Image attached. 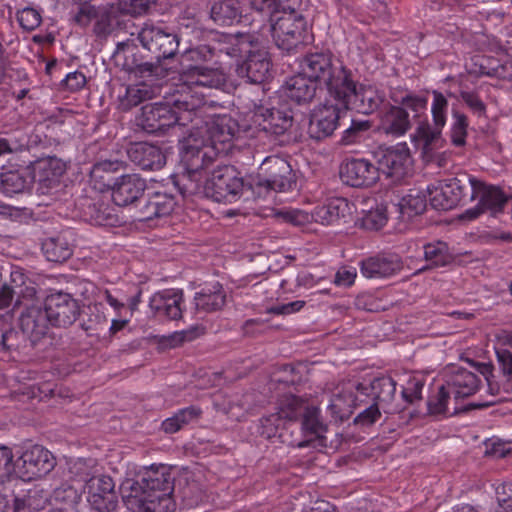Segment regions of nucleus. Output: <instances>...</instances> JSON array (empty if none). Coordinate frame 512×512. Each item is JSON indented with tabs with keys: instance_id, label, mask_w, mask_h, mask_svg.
<instances>
[{
	"instance_id": "f257e3e1",
	"label": "nucleus",
	"mask_w": 512,
	"mask_h": 512,
	"mask_svg": "<svg viewBox=\"0 0 512 512\" xmlns=\"http://www.w3.org/2000/svg\"><path fill=\"white\" fill-rule=\"evenodd\" d=\"M204 96L192 92H178L171 103L156 102L142 106L138 125L147 133L163 134L174 125L186 126L206 109Z\"/></svg>"
},
{
	"instance_id": "f03ea898",
	"label": "nucleus",
	"mask_w": 512,
	"mask_h": 512,
	"mask_svg": "<svg viewBox=\"0 0 512 512\" xmlns=\"http://www.w3.org/2000/svg\"><path fill=\"white\" fill-rule=\"evenodd\" d=\"M338 61H334L331 52L308 53L299 63L300 72L287 79L284 91L288 98L297 104L310 103L316 96L317 84L326 87L329 95L333 97V89L327 79L330 75L336 76Z\"/></svg>"
},
{
	"instance_id": "7ed1b4c3",
	"label": "nucleus",
	"mask_w": 512,
	"mask_h": 512,
	"mask_svg": "<svg viewBox=\"0 0 512 512\" xmlns=\"http://www.w3.org/2000/svg\"><path fill=\"white\" fill-rule=\"evenodd\" d=\"M121 492L132 494L136 499L144 500L148 510L173 512L175 502L172 498L174 484L171 473L165 466L145 469L139 479H127L121 485Z\"/></svg>"
},
{
	"instance_id": "20e7f679",
	"label": "nucleus",
	"mask_w": 512,
	"mask_h": 512,
	"mask_svg": "<svg viewBox=\"0 0 512 512\" xmlns=\"http://www.w3.org/2000/svg\"><path fill=\"white\" fill-rule=\"evenodd\" d=\"M336 76L329 74V83L333 89V99L344 110H355L361 114L376 111L382 103V98L371 86L359 84L353 79L351 70L338 62Z\"/></svg>"
},
{
	"instance_id": "39448f33",
	"label": "nucleus",
	"mask_w": 512,
	"mask_h": 512,
	"mask_svg": "<svg viewBox=\"0 0 512 512\" xmlns=\"http://www.w3.org/2000/svg\"><path fill=\"white\" fill-rule=\"evenodd\" d=\"M302 0H290L280 11L281 15L271 19V32L276 46L291 53L304 45L307 37V20L298 12Z\"/></svg>"
},
{
	"instance_id": "423d86ee",
	"label": "nucleus",
	"mask_w": 512,
	"mask_h": 512,
	"mask_svg": "<svg viewBox=\"0 0 512 512\" xmlns=\"http://www.w3.org/2000/svg\"><path fill=\"white\" fill-rule=\"evenodd\" d=\"M243 190V178L230 165H218L212 170L203 186L205 196L216 202L232 203L240 197Z\"/></svg>"
},
{
	"instance_id": "0eeeda50",
	"label": "nucleus",
	"mask_w": 512,
	"mask_h": 512,
	"mask_svg": "<svg viewBox=\"0 0 512 512\" xmlns=\"http://www.w3.org/2000/svg\"><path fill=\"white\" fill-rule=\"evenodd\" d=\"M475 178L460 174L445 180L438 187L427 188L431 206L436 210H451L467 202L466 196L473 192Z\"/></svg>"
},
{
	"instance_id": "6e6552de",
	"label": "nucleus",
	"mask_w": 512,
	"mask_h": 512,
	"mask_svg": "<svg viewBox=\"0 0 512 512\" xmlns=\"http://www.w3.org/2000/svg\"><path fill=\"white\" fill-rule=\"evenodd\" d=\"M138 39L157 62L173 58L179 47L178 35L161 26L145 24L138 33Z\"/></svg>"
},
{
	"instance_id": "1a4fd4ad",
	"label": "nucleus",
	"mask_w": 512,
	"mask_h": 512,
	"mask_svg": "<svg viewBox=\"0 0 512 512\" xmlns=\"http://www.w3.org/2000/svg\"><path fill=\"white\" fill-rule=\"evenodd\" d=\"M375 157L379 174L382 173L396 181L404 178L412 167V157L406 143L379 147L375 152Z\"/></svg>"
},
{
	"instance_id": "9d476101",
	"label": "nucleus",
	"mask_w": 512,
	"mask_h": 512,
	"mask_svg": "<svg viewBox=\"0 0 512 512\" xmlns=\"http://www.w3.org/2000/svg\"><path fill=\"white\" fill-rule=\"evenodd\" d=\"M55 466L50 451L40 445H33L23 451L15 461V475L24 481H31L47 475Z\"/></svg>"
},
{
	"instance_id": "9b49d317",
	"label": "nucleus",
	"mask_w": 512,
	"mask_h": 512,
	"mask_svg": "<svg viewBox=\"0 0 512 512\" xmlns=\"http://www.w3.org/2000/svg\"><path fill=\"white\" fill-rule=\"evenodd\" d=\"M44 306L48 312L52 326L69 327L80 316L81 306L79 300L70 293L56 291L46 296Z\"/></svg>"
},
{
	"instance_id": "f8f14e48",
	"label": "nucleus",
	"mask_w": 512,
	"mask_h": 512,
	"mask_svg": "<svg viewBox=\"0 0 512 512\" xmlns=\"http://www.w3.org/2000/svg\"><path fill=\"white\" fill-rule=\"evenodd\" d=\"M344 110L337 102L336 104L324 103L316 106L310 114L307 133L315 141H322L331 137L337 127L341 112Z\"/></svg>"
},
{
	"instance_id": "ddd939ff",
	"label": "nucleus",
	"mask_w": 512,
	"mask_h": 512,
	"mask_svg": "<svg viewBox=\"0 0 512 512\" xmlns=\"http://www.w3.org/2000/svg\"><path fill=\"white\" fill-rule=\"evenodd\" d=\"M91 507L97 512H113L118 504L115 484L108 475H96L85 479Z\"/></svg>"
},
{
	"instance_id": "4468645a",
	"label": "nucleus",
	"mask_w": 512,
	"mask_h": 512,
	"mask_svg": "<svg viewBox=\"0 0 512 512\" xmlns=\"http://www.w3.org/2000/svg\"><path fill=\"white\" fill-rule=\"evenodd\" d=\"M342 182L355 188H368L379 180V171L375 164L364 158L345 160L339 169Z\"/></svg>"
},
{
	"instance_id": "2eb2a0df",
	"label": "nucleus",
	"mask_w": 512,
	"mask_h": 512,
	"mask_svg": "<svg viewBox=\"0 0 512 512\" xmlns=\"http://www.w3.org/2000/svg\"><path fill=\"white\" fill-rule=\"evenodd\" d=\"M180 81L182 82V90L180 92H192L190 88L205 87V88H219L225 84V74L219 69L209 67L201 64H193L185 66L181 69ZM199 95V93L197 92ZM200 96H202L200 94Z\"/></svg>"
},
{
	"instance_id": "dca6fc26",
	"label": "nucleus",
	"mask_w": 512,
	"mask_h": 512,
	"mask_svg": "<svg viewBox=\"0 0 512 512\" xmlns=\"http://www.w3.org/2000/svg\"><path fill=\"white\" fill-rule=\"evenodd\" d=\"M263 179L258 182L271 190L283 192L291 188L293 183L292 168L288 161L279 157H267L260 166Z\"/></svg>"
},
{
	"instance_id": "f3484780",
	"label": "nucleus",
	"mask_w": 512,
	"mask_h": 512,
	"mask_svg": "<svg viewBox=\"0 0 512 512\" xmlns=\"http://www.w3.org/2000/svg\"><path fill=\"white\" fill-rule=\"evenodd\" d=\"M19 326L27 335L31 346H34L48 334L52 321L45 306L32 304L25 306L20 313Z\"/></svg>"
},
{
	"instance_id": "a211bd4d",
	"label": "nucleus",
	"mask_w": 512,
	"mask_h": 512,
	"mask_svg": "<svg viewBox=\"0 0 512 512\" xmlns=\"http://www.w3.org/2000/svg\"><path fill=\"white\" fill-rule=\"evenodd\" d=\"M396 381L390 376L374 378L369 384L357 383L354 388L358 394L371 397L385 413H393L392 403L396 394Z\"/></svg>"
},
{
	"instance_id": "6ab92c4d",
	"label": "nucleus",
	"mask_w": 512,
	"mask_h": 512,
	"mask_svg": "<svg viewBox=\"0 0 512 512\" xmlns=\"http://www.w3.org/2000/svg\"><path fill=\"white\" fill-rule=\"evenodd\" d=\"M433 103L431 107L434 126L428 123H421L417 128V137L423 141L424 150H428L430 146L439 139L441 129L446 123V111L448 108V101L445 96L434 90Z\"/></svg>"
},
{
	"instance_id": "aec40b11",
	"label": "nucleus",
	"mask_w": 512,
	"mask_h": 512,
	"mask_svg": "<svg viewBox=\"0 0 512 512\" xmlns=\"http://www.w3.org/2000/svg\"><path fill=\"white\" fill-rule=\"evenodd\" d=\"M34 175L39 195L52 194L60 186V178L65 172L64 164L56 157H50L37 163Z\"/></svg>"
},
{
	"instance_id": "412c9836",
	"label": "nucleus",
	"mask_w": 512,
	"mask_h": 512,
	"mask_svg": "<svg viewBox=\"0 0 512 512\" xmlns=\"http://www.w3.org/2000/svg\"><path fill=\"white\" fill-rule=\"evenodd\" d=\"M146 180L137 174L119 177L112 187V200L118 206H128L137 202L146 190Z\"/></svg>"
},
{
	"instance_id": "4be33fe9",
	"label": "nucleus",
	"mask_w": 512,
	"mask_h": 512,
	"mask_svg": "<svg viewBox=\"0 0 512 512\" xmlns=\"http://www.w3.org/2000/svg\"><path fill=\"white\" fill-rule=\"evenodd\" d=\"M246 53H248L246 59L238 65V75L246 77L251 83H263L269 77L271 69L268 52L247 49Z\"/></svg>"
},
{
	"instance_id": "5701e85b",
	"label": "nucleus",
	"mask_w": 512,
	"mask_h": 512,
	"mask_svg": "<svg viewBox=\"0 0 512 512\" xmlns=\"http://www.w3.org/2000/svg\"><path fill=\"white\" fill-rule=\"evenodd\" d=\"M127 156L131 162L142 170H159L166 163V157L162 150L147 142H136L130 144L127 149Z\"/></svg>"
},
{
	"instance_id": "b1692460",
	"label": "nucleus",
	"mask_w": 512,
	"mask_h": 512,
	"mask_svg": "<svg viewBox=\"0 0 512 512\" xmlns=\"http://www.w3.org/2000/svg\"><path fill=\"white\" fill-rule=\"evenodd\" d=\"M257 44L256 38L251 34H239L237 36L222 34L211 41V49L215 56L226 55L231 58H241L247 49Z\"/></svg>"
},
{
	"instance_id": "393cba45",
	"label": "nucleus",
	"mask_w": 512,
	"mask_h": 512,
	"mask_svg": "<svg viewBox=\"0 0 512 512\" xmlns=\"http://www.w3.org/2000/svg\"><path fill=\"white\" fill-rule=\"evenodd\" d=\"M182 290L168 289L154 294L150 299L151 309L159 316L169 320L182 317Z\"/></svg>"
},
{
	"instance_id": "a878e982",
	"label": "nucleus",
	"mask_w": 512,
	"mask_h": 512,
	"mask_svg": "<svg viewBox=\"0 0 512 512\" xmlns=\"http://www.w3.org/2000/svg\"><path fill=\"white\" fill-rule=\"evenodd\" d=\"M478 196L480 197L479 203L484 212L489 211L492 216H496L498 213L502 212L507 203L506 196L499 188L487 186L485 183L475 178L473 192L469 200H474Z\"/></svg>"
},
{
	"instance_id": "bb28decb",
	"label": "nucleus",
	"mask_w": 512,
	"mask_h": 512,
	"mask_svg": "<svg viewBox=\"0 0 512 512\" xmlns=\"http://www.w3.org/2000/svg\"><path fill=\"white\" fill-rule=\"evenodd\" d=\"M34 180V172L29 167L8 170L0 174V188L4 194L12 196L28 191Z\"/></svg>"
},
{
	"instance_id": "cd10ccee",
	"label": "nucleus",
	"mask_w": 512,
	"mask_h": 512,
	"mask_svg": "<svg viewBox=\"0 0 512 512\" xmlns=\"http://www.w3.org/2000/svg\"><path fill=\"white\" fill-rule=\"evenodd\" d=\"M226 302L227 293L219 282L205 285L194 296L196 309L207 313L221 310Z\"/></svg>"
},
{
	"instance_id": "c85d7f7f",
	"label": "nucleus",
	"mask_w": 512,
	"mask_h": 512,
	"mask_svg": "<svg viewBox=\"0 0 512 512\" xmlns=\"http://www.w3.org/2000/svg\"><path fill=\"white\" fill-rule=\"evenodd\" d=\"M480 378L465 368H454L446 381L454 398H465L473 395L479 388Z\"/></svg>"
},
{
	"instance_id": "c756f323",
	"label": "nucleus",
	"mask_w": 512,
	"mask_h": 512,
	"mask_svg": "<svg viewBox=\"0 0 512 512\" xmlns=\"http://www.w3.org/2000/svg\"><path fill=\"white\" fill-rule=\"evenodd\" d=\"M175 206L173 196L163 192H154L151 194L144 205L138 211L140 221H150L155 218L169 215Z\"/></svg>"
},
{
	"instance_id": "7c9ffc66",
	"label": "nucleus",
	"mask_w": 512,
	"mask_h": 512,
	"mask_svg": "<svg viewBox=\"0 0 512 512\" xmlns=\"http://www.w3.org/2000/svg\"><path fill=\"white\" fill-rule=\"evenodd\" d=\"M255 114L263 117L259 126L264 132L271 135H283L293 124V116L289 112L280 109L260 107Z\"/></svg>"
},
{
	"instance_id": "2f4dec72",
	"label": "nucleus",
	"mask_w": 512,
	"mask_h": 512,
	"mask_svg": "<svg viewBox=\"0 0 512 512\" xmlns=\"http://www.w3.org/2000/svg\"><path fill=\"white\" fill-rule=\"evenodd\" d=\"M213 149L185 146L181 154V163L189 173H201L215 162Z\"/></svg>"
},
{
	"instance_id": "473e14b6",
	"label": "nucleus",
	"mask_w": 512,
	"mask_h": 512,
	"mask_svg": "<svg viewBox=\"0 0 512 512\" xmlns=\"http://www.w3.org/2000/svg\"><path fill=\"white\" fill-rule=\"evenodd\" d=\"M380 130L392 136H402L411 128L409 113L402 107L390 106L381 116Z\"/></svg>"
},
{
	"instance_id": "72a5a7b5",
	"label": "nucleus",
	"mask_w": 512,
	"mask_h": 512,
	"mask_svg": "<svg viewBox=\"0 0 512 512\" xmlns=\"http://www.w3.org/2000/svg\"><path fill=\"white\" fill-rule=\"evenodd\" d=\"M122 162L105 160L93 165L90 171L91 182L95 189L103 192L110 190L118 178L116 174L121 170Z\"/></svg>"
},
{
	"instance_id": "f704fd0d",
	"label": "nucleus",
	"mask_w": 512,
	"mask_h": 512,
	"mask_svg": "<svg viewBox=\"0 0 512 512\" xmlns=\"http://www.w3.org/2000/svg\"><path fill=\"white\" fill-rule=\"evenodd\" d=\"M208 134L212 145L230 143L239 131V125L229 115L215 116L208 126Z\"/></svg>"
},
{
	"instance_id": "c9c22d12",
	"label": "nucleus",
	"mask_w": 512,
	"mask_h": 512,
	"mask_svg": "<svg viewBox=\"0 0 512 512\" xmlns=\"http://www.w3.org/2000/svg\"><path fill=\"white\" fill-rule=\"evenodd\" d=\"M242 11L237 0L214 1L210 7V18L219 26H232L241 19Z\"/></svg>"
},
{
	"instance_id": "e433bc0d",
	"label": "nucleus",
	"mask_w": 512,
	"mask_h": 512,
	"mask_svg": "<svg viewBox=\"0 0 512 512\" xmlns=\"http://www.w3.org/2000/svg\"><path fill=\"white\" fill-rule=\"evenodd\" d=\"M349 210V203L345 198H332L314 210V221L332 225L345 218Z\"/></svg>"
},
{
	"instance_id": "4c0bfd02",
	"label": "nucleus",
	"mask_w": 512,
	"mask_h": 512,
	"mask_svg": "<svg viewBox=\"0 0 512 512\" xmlns=\"http://www.w3.org/2000/svg\"><path fill=\"white\" fill-rule=\"evenodd\" d=\"M402 263L399 258H364L361 261V272L368 278L387 277L400 270Z\"/></svg>"
},
{
	"instance_id": "58836bf2",
	"label": "nucleus",
	"mask_w": 512,
	"mask_h": 512,
	"mask_svg": "<svg viewBox=\"0 0 512 512\" xmlns=\"http://www.w3.org/2000/svg\"><path fill=\"white\" fill-rule=\"evenodd\" d=\"M360 394L354 395L351 391H343L331 397L330 403L327 407L331 418L335 422H343L347 420L356 407Z\"/></svg>"
},
{
	"instance_id": "ea45409f",
	"label": "nucleus",
	"mask_w": 512,
	"mask_h": 512,
	"mask_svg": "<svg viewBox=\"0 0 512 512\" xmlns=\"http://www.w3.org/2000/svg\"><path fill=\"white\" fill-rule=\"evenodd\" d=\"M80 500L77 489L64 483L54 489L49 498V503L56 512H77L76 506Z\"/></svg>"
},
{
	"instance_id": "a19ab883",
	"label": "nucleus",
	"mask_w": 512,
	"mask_h": 512,
	"mask_svg": "<svg viewBox=\"0 0 512 512\" xmlns=\"http://www.w3.org/2000/svg\"><path fill=\"white\" fill-rule=\"evenodd\" d=\"M82 211L84 218L95 225H113L116 220L109 206L101 201L85 199L82 203Z\"/></svg>"
},
{
	"instance_id": "79ce46f5",
	"label": "nucleus",
	"mask_w": 512,
	"mask_h": 512,
	"mask_svg": "<svg viewBox=\"0 0 512 512\" xmlns=\"http://www.w3.org/2000/svg\"><path fill=\"white\" fill-rule=\"evenodd\" d=\"M308 407L306 401L301 397L286 394L279 399L277 413L283 420L296 421L301 418Z\"/></svg>"
},
{
	"instance_id": "37998d69",
	"label": "nucleus",
	"mask_w": 512,
	"mask_h": 512,
	"mask_svg": "<svg viewBox=\"0 0 512 512\" xmlns=\"http://www.w3.org/2000/svg\"><path fill=\"white\" fill-rule=\"evenodd\" d=\"M201 173H189L186 170L178 176L172 178L173 185L183 196H191L201 191Z\"/></svg>"
},
{
	"instance_id": "c03bdc74",
	"label": "nucleus",
	"mask_w": 512,
	"mask_h": 512,
	"mask_svg": "<svg viewBox=\"0 0 512 512\" xmlns=\"http://www.w3.org/2000/svg\"><path fill=\"white\" fill-rule=\"evenodd\" d=\"M319 410L316 407L309 406L302 414L301 429L306 436L319 438L326 431L325 425L319 420Z\"/></svg>"
},
{
	"instance_id": "a18cd8bd",
	"label": "nucleus",
	"mask_w": 512,
	"mask_h": 512,
	"mask_svg": "<svg viewBox=\"0 0 512 512\" xmlns=\"http://www.w3.org/2000/svg\"><path fill=\"white\" fill-rule=\"evenodd\" d=\"M154 93L150 86L145 83L129 86L126 89L124 98L121 101L125 109H130L139 105L141 102L151 99Z\"/></svg>"
},
{
	"instance_id": "49530a36",
	"label": "nucleus",
	"mask_w": 512,
	"mask_h": 512,
	"mask_svg": "<svg viewBox=\"0 0 512 512\" xmlns=\"http://www.w3.org/2000/svg\"><path fill=\"white\" fill-rule=\"evenodd\" d=\"M274 216L296 227H305L314 221V212L309 213L301 209H278L274 211Z\"/></svg>"
},
{
	"instance_id": "de8ad7c7",
	"label": "nucleus",
	"mask_w": 512,
	"mask_h": 512,
	"mask_svg": "<svg viewBox=\"0 0 512 512\" xmlns=\"http://www.w3.org/2000/svg\"><path fill=\"white\" fill-rule=\"evenodd\" d=\"M427 206L426 196L421 192L410 191L409 194L404 196L400 203V210L408 217L421 214L425 211Z\"/></svg>"
},
{
	"instance_id": "09e8293b",
	"label": "nucleus",
	"mask_w": 512,
	"mask_h": 512,
	"mask_svg": "<svg viewBox=\"0 0 512 512\" xmlns=\"http://www.w3.org/2000/svg\"><path fill=\"white\" fill-rule=\"evenodd\" d=\"M27 340L25 333L10 328L1 333L0 350L5 352L20 351L26 348Z\"/></svg>"
},
{
	"instance_id": "8fccbe9b",
	"label": "nucleus",
	"mask_w": 512,
	"mask_h": 512,
	"mask_svg": "<svg viewBox=\"0 0 512 512\" xmlns=\"http://www.w3.org/2000/svg\"><path fill=\"white\" fill-rule=\"evenodd\" d=\"M387 220V209L381 205L367 211L360 219V226L366 230L378 231L386 225Z\"/></svg>"
},
{
	"instance_id": "3c124183",
	"label": "nucleus",
	"mask_w": 512,
	"mask_h": 512,
	"mask_svg": "<svg viewBox=\"0 0 512 512\" xmlns=\"http://www.w3.org/2000/svg\"><path fill=\"white\" fill-rule=\"evenodd\" d=\"M260 423L262 436L267 439L279 437L283 443L286 442L285 435L282 432L284 427L281 428L283 425V419L277 412L262 417Z\"/></svg>"
},
{
	"instance_id": "603ef678",
	"label": "nucleus",
	"mask_w": 512,
	"mask_h": 512,
	"mask_svg": "<svg viewBox=\"0 0 512 512\" xmlns=\"http://www.w3.org/2000/svg\"><path fill=\"white\" fill-rule=\"evenodd\" d=\"M452 391L446 384L441 385L435 395L429 397L427 401L428 413L430 415H444L448 413L447 403L452 395Z\"/></svg>"
},
{
	"instance_id": "864d4df0",
	"label": "nucleus",
	"mask_w": 512,
	"mask_h": 512,
	"mask_svg": "<svg viewBox=\"0 0 512 512\" xmlns=\"http://www.w3.org/2000/svg\"><path fill=\"white\" fill-rule=\"evenodd\" d=\"M251 9L259 13H266L269 21L274 19L290 0H247Z\"/></svg>"
},
{
	"instance_id": "5fc2aeb1",
	"label": "nucleus",
	"mask_w": 512,
	"mask_h": 512,
	"mask_svg": "<svg viewBox=\"0 0 512 512\" xmlns=\"http://www.w3.org/2000/svg\"><path fill=\"white\" fill-rule=\"evenodd\" d=\"M178 494L186 508L198 506L204 497L202 490L197 482L186 483L178 490Z\"/></svg>"
},
{
	"instance_id": "6e6d98bb",
	"label": "nucleus",
	"mask_w": 512,
	"mask_h": 512,
	"mask_svg": "<svg viewBox=\"0 0 512 512\" xmlns=\"http://www.w3.org/2000/svg\"><path fill=\"white\" fill-rule=\"evenodd\" d=\"M123 68L129 72H133L141 77L157 76L162 72L161 62L141 60L140 62L129 61L123 64Z\"/></svg>"
},
{
	"instance_id": "4d7b16f0",
	"label": "nucleus",
	"mask_w": 512,
	"mask_h": 512,
	"mask_svg": "<svg viewBox=\"0 0 512 512\" xmlns=\"http://www.w3.org/2000/svg\"><path fill=\"white\" fill-rule=\"evenodd\" d=\"M16 18L21 28L26 31L35 30L42 22L40 11L33 7H25L18 10Z\"/></svg>"
},
{
	"instance_id": "13d9d810",
	"label": "nucleus",
	"mask_w": 512,
	"mask_h": 512,
	"mask_svg": "<svg viewBox=\"0 0 512 512\" xmlns=\"http://www.w3.org/2000/svg\"><path fill=\"white\" fill-rule=\"evenodd\" d=\"M454 122L451 128V141L455 146L465 145L467 136L468 120L467 117L460 112L453 113Z\"/></svg>"
},
{
	"instance_id": "bf43d9fd",
	"label": "nucleus",
	"mask_w": 512,
	"mask_h": 512,
	"mask_svg": "<svg viewBox=\"0 0 512 512\" xmlns=\"http://www.w3.org/2000/svg\"><path fill=\"white\" fill-rule=\"evenodd\" d=\"M138 48L132 40H127L117 43L116 49L113 53V58L118 63L123 58V64L129 61L140 62L142 57H137Z\"/></svg>"
},
{
	"instance_id": "052dcab7",
	"label": "nucleus",
	"mask_w": 512,
	"mask_h": 512,
	"mask_svg": "<svg viewBox=\"0 0 512 512\" xmlns=\"http://www.w3.org/2000/svg\"><path fill=\"white\" fill-rule=\"evenodd\" d=\"M114 16L106 8H100L94 24V33L101 38L107 37L113 31Z\"/></svg>"
},
{
	"instance_id": "680f3d73",
	"label": "nucleus",
	"mask_w": 512,
	"mask_h": 512,
	"mask_svg": "<svg viewBox=\"0 0 512 512\" xmlns=\"http://www.w3.org/2000/svg\"><path fill=\"white\" fill-rule=\"evenodd\" d=\"M41 250L44 254H60L61 256H71L73 250L66 241L59 237L46 238L41 242Z\"/></svg>"
},
{
	"instance_id": "e2e57ef3",
	"label": "nucleus",
	"mask_w": 512,
	"mask_h": 512,
	"mask_svg": "<svg viewBox=\"0 0 512 512\" xmlns=\"http://www.w3.org/2000/svg\"><path fill=\"white\" fill-rule=\"evenodd\" d=\"M75 4H78V9L74 15V21L82 27L89 25L92 20H95L100 10V8L90 4L89 0L78 1Z\"/></svg>"
},
{
	"instance_id": "0e129e2a",
	"label": "nucleus",
	"mask_w": 512,
	"mask_h": 512,
	"mask_svg": "<svg viewBox=\"0 0 512 512\" xmlns=\"http://www.w3.org/2000/svg\"><path fill=\"white\" fill-rule=\"evenodd\" d=\"M12 450L7 446H0V485L15 474Z\"/></svg>"
},
{
	"instance_id": "69168bd1",
	"label": "nucleus",
	"mask_w": 512,
	"mask_h": 512,
	"mask_svg": "<svg viewBox=\"0 0 512 512\" xmlns=\"http://www.w3.org/2000/svg\"><path fill=\"white\" fill-rule=\"evenodd\" d=\"M158 0H120L126 13L132 16H142L148 14Z\"/></svg>"
},
{
	"instance_id": "338daca9",
	"label": "nucleus",
	"mask_w": 512,
	"mask_h": 512,
	"mask_svg": "<svg viewBox=\"0 0 512 512\" xmlns=\"http://www.w3.org/2000/svg\"><path fill=\"white\" fill-rule=\"evenodd\" d=\"M498 507L495 512H510L512 505V481L504 482L496 487Z\"/></svg>"
},
{
	"instance_id": "774afa93",
	"label": "nucleus",
	"mask_w": 512,
	"mask_h": 512,
	"mask_svg": "<svg viewBox=\"0 0 512 512\" xmlns=\"http://www.w3.org/2000/svg\"><path fill=\"white\" fill-rule=\"evenodd\" d=\"M381 409L379 405L373 402L355 417L354 424L363 427L373 425L381 417Z\"/></svg>"
}]
</instances>
